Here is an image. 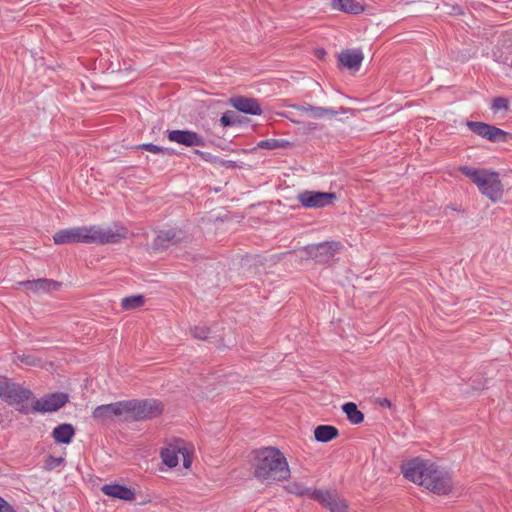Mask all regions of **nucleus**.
<instances>
[{"label":"nucleus","instance_id":"21","mask_svg":"<svg viewBox=\"0 0 512 512\" xmlns=\"http://www.w3.org/2000/svg\"><path fill=\"white\" fill-rule=\"evenodd\" d=\"M331 6L334 10L350 14H359L364 10L362 4L356 0H332Z\"/></svg>","mask_w":512,"mask_h":512},{"label":"nucleus","instance_id":"37","mask_svg":"<svg viewBox=\"0 0 512 512\" xmlns=\"http://www.w3.org/2000/svg\"><path fill=\"white\" fill-rule=\"evenodd\" d=\"M11 505L5 501L2 497H0V510L10 507Z\"/></svg>","mask_w":512,"mask_h":512},{"label":"nucleus","instance_id":"2","mask_svg":"<svg viewBox=\"0 0 512 512\" xmlns=\"http://www.w3.org/2000/svg\"><path fill=\"white\" fill-rule=\"evenodd\" d=\"M402 472L406 479L438 495H445L451 491L449 475L434 463L414 458L402 465Z\"/></svg>","mask_w":512,"mask_h":512},{"label":"nucleus","instance_id":"38","mask_svg":"<svg viewBox=\"0 0 512 512\" xmlns=\"http://www.w3.org/2000/svg\"><path fill=\"white\" fill-rule=\"evenodd\" d=\"M0 512H15L12 506L0 510Z\"/></svg>","mask_w":512,"mask_h":512},{"label":"nucleus","instance_id":"26","mask_svg":"<svg viewBox=\"0 0 512 512\" xmlns=\"http://www.w3.org/2000/svg\"><path fill=\"white\" fill-rule=\"evenodd\" d=\"M339 113L340 111L335 110L334 108L314 106L313 112H311L310 116L315 119L333 118Z\"/></svg>","mask_w":512,"mask_h":512},{"label":"nucleus","instance_id":"36","mask_svg":"<svg viewBox=\"0 0 512 512\" xmlns=\"http://www.w3.org/2000/svg\"><path fill=\"white\" fill-rule=\"evenodd\" d=\"M220 122L223 126H230L232 124V121L226 114L222 115Z\"/></svg>","mask_w":512,"mask_h":512},{"label":"nucleus","instance_id":"8","mask_svg":"<svg viewBox=\"0 0 512 512\" xmlns=\"http://www.w3.org/2000/svg\"><path fill=\"white\" fill-rule=\"evenodd\" d=\"M466 125L474 134L491 142L506 140L507 133L496 126L479 121H467Z\"/></svg>","mask_w":512,"mask_h":512},{"label":"nucleus","instance_id":"13","mask_svg":"<svg viewBox=\"0 0 512 512\" xmlns=\"http://www.w3.org/2000/svg\"><path fill=\"white\" fill-rule=\"evenodd\" d=\"M315 500L327 507L330 512L347 511V504L345 500L339 497L335 492L319 489V492L315 496Z\"/></svg>","mask_w":512,"mask_h":512},{"label":"nucleus","instance_id":"20","mask_svg":"<svg viewBox=\"0 0 512 512\" xmlns=\"http://www.w3.org/2000/svg\"><path fill=\"white\" fill-rule=\"evenodd\" d=\"M183 450V443L179 442L176 445H170L167 448L162 449L161 458L165 465L172 468L178 464V455Z\"/></svg>","mask_w":512,"mask_h":512},{"label":"nucleus","instance_id":"5","mask_svg":"<svg viewBox=\"0 0 512 512\" xmlns=\"http://www.w3.org/2000/svg\"><path fill=\"white\" fill-rule=\"evenodd\" d=\"M31 391L21 385L9 381H0V397L9 405L18 407L22 413H27L24 402L31 396Z\"/></svg>","mask_w":512,"mask_h":512},{"label":"nucleus","instance_id":"25","mask_svg":"<svg viewBox=\"0 0 512 512\" xmlns=\"http://www.w3.org/2000/svg\"><path fill=\"white\" fill-rule=\"evenodd\" d=\"M292 146L291 142L285 139H265L261 140L257 143V148L260 149H268V150H276L283 148H290Z\"/></svg>","mask_w":512,"mask_h":512},{"label":"nucleus","instance_id":"15","mask_svg":"<svg viewBox=\"0 0 512 512\" xmlns=\"http://www.w3.org/2000/svg\"><path fill=\"white\" fill-rule=\"evenodd\" d=\"M232 107L236 110L249 114V115H261L262 109L258 101L254 98H248L243 96H237L230 99Z\"/></svg>","mask_w":512,"mask_h":512},{"label":"nucleus","instance_id":"24","mask_svg":"<svg viewBox=\"0 0 512 512\" xmlns=\"http://www.w3.org/2000/svg\"><path fill=\"white\" fill-rule=\"evenodd\" d=\"M343 412L346 414L348 420L352 424H360L364 420V414L358 409L357 405L353 402L345 403L342 407Z\"/></svg>","mask_w":512,"mask_h":512},{"label":"nucleus","instance_id":"9","mask_svg":"<svg viewBox=\"0 0 512 512\" xmlns=\"http://www.w3.org/2000/svg\"><path fill=\"white\" fill-rule=\"evenodd\" d=\"M68 400V394L64 392L47 394L35 401L33 411L41 413L54 412L62 408Z\"/></svg>","mask_w":512,"mask_h":512},{"label":"nucleus","instance_id":"27","mask_svg":"<svg viewBox=\"0 0 512 512\" xmlns=\"http://www.w3.org/2000/svg\"><path fill=\"white\" fill-rule=\"evenodd\" d=\"M25 366L36 367L41 365V359L37 358L34 354H18L14 360Z\"/></svg>","mask_w":512,"mask_h":512},{"label":"nucleus","instance_id":"33","mask_svg":"<svg viewBox=\"0 0 512 512\" xmlns=\"http://www.w3.org/2000/svg\"><path fill=\"white\" fill-rule=\"evenodd\" d=\"M292 107L298 111L307 113L309 115L311 114V112H313V109H314V106H312L308 103L297 104V105H293Z\"/></svg>","mask_w":512,"mask_h":512},{"label":"nucleus","instance_id":"10","mask_svg":"<svg viewBox=\"0 0 512 512\" xmlns=\"http://www.w3.org/2000/svg\"><path fill=\"white\" fill-rule=\"evenodd\" d=\"M167 139L187 147H204L206 144L203 136L191 130H167Z\"/></svg>","mask_w":512,"mask_h":512},{"label":"nucleus","instance_id":"14","mask_svg":"<svg viewBox=\"0 0 512 512\" xmlns=\"http://www.w3.org/2000/svg\"><path fill=\"white\" fill-rule=\"evenodd\" d=\"M185 238L181 230L168 229L160 231L153 241V248L155 250L167 249Z\"/></svg>","mask_w":512,"mask_h":512},{"label":"nucleus","instance_id":"28","mask_svg":"<svg viewBox=\"0 0 512 512\" xmlns=\"http://www.w3.org/2000/svg\"><path fill=\"white\" fill-rule=\"evenodd\" d=\"M144 304V298L141 295L129 296L122 299V307L125 310L135 309Z\"/></svg>","mask_w":512,"mask_h":512},{"label":"nucleus","instance_id":"30","mask_svg":"<svg viewBox=\"0 0 512 512\" xmlns=\"http://www.w3.org/2000/svg\"><path fill=\"white\" fill-rule=\"evenodd\" d=\"M508 100L504 97H496L493 100V103L491 105V109L494 112H498L500 110H507L508 109Z\"/></svg>","mask_w":512,"mask_h":512},{"label":"nucleus","instance_id":"39","mask_svg":"<svg viewBox=\"0 0 512 512\" xmlns=\"http://www.w3.org/2000/svg\"><path fill=\"white\" fill-rule=\"evenodd\" d=\"M195 153H196V154H199V155H204V153H203V152H201V151H199V150H195Z\"/></svg>","mask_w":512,"mask_h":512},{"label":"nucleus","instance_id":"31","mask_svg":"<svg viewBox=\"0 0 512 512\" xmlns=\"http://www.w3.org/2000/svg\"><path fill=\"white\" fill-rule=\"evenodd\" d=\"M138 148L144 149V150L149 151V152L154 153V154H163L164 155L167 152L166 148H163L161 146H158V145H155V144H152V143L142 144Z\"/></svg>","mask_w":512,"mask_h":512},{"label":"nucleus","instance_id":"32","mask_svg":"<svg viewBox=\"0 0 512 512\" xmlns=\"http://www.w3.org/2000/svg\"><path fill=\"white\" fill-rule=\"evenodd\" d=\"M64 462L62 457H54L49 455L45 461L46 469L52 470L60 466Z\"/></svg>","mask_w":512,"mask_h":512},{"label":"nucleus","instance_id":"19","mask_svg":"<svg viewBox=\"0 0 512 512\" xmlns=\"http://www.w3.org/2000/svg\"><path fill=\"white\" fill-rule=\"evenodd\" d=\"M51 435L56 443L69 444L75 435V429L71 424L63 423L56 426Z\"/></svg>","mask_w":512,"mask_h":512},{"label":"nucleus","instance_id":"12","mask_svg":"<svg viewBox=\"0 0 512 512\" xmlns=\"http://www.w3.org/2000/svg\"><path fill=\"white\" fill-rule=\"evenodd\" d=\"M341 245L338 242H322L310 247L309 254L317 262L326 263L330 261L339 251Z\"/></svg>","mask_w":512,"mask_h":512},{"label":"nucleus","instance_id":"11","mask_svg":"<svg viewBox=\"0 0 512 512\" xmlns=\"http://www.w3.org/2000/svg\"><path fill=\"white\" fill-rule=\"evenodd\" d=\"M129 406L130 403L127 401L100 405L93 410L92 416L95 420L104 422L114 416H120L126 413Z\"/></svg>","mask_w":512,"mask_h":512},{"label":"nucleus","instance_id":"7","mask_svg":"<svg viewBox=\"0 0 512 512\" xmlns=\"http://www.w3.org/2000/svg\"><path fill=\"white\" fill-rule=\"evenodd\" d=\"M130 406L127 412H132L137 419L153 418L161 414L162 404L155 399H146L141 401H128Z\"/></svg>","mask_w":512,"mask_h":512},{"label":"nucleus","instance_id":"29","mask_svg":"<svg viewBox=\"0 0 512 512\" xmlns=\"http://www.w3.org/2000/svg\"><path fill=\"white\" fill-rule=\"evenodd\" d=\"M191 333L194 338L204 340L209 338L211 331L206 326H195L191 329Z\"/></svg>","mask_w":512,"mask_h":512},{"label":"nucleus","instance_id":"34","mask_svg":"<svg viewBox=\"0 0 512 512\" xmlns=\"http://www.w3.org/2000/svg\"><path fill=\"white\" fill-rule=\"evenodd\" d=\"M181 455H182V458H183V466L188 469L190 468L191 464H192V459L190 457V454L188 452V450L183 446V450L181 451Z\"/></svg>","mask_w":512,"mask_h":512},{"label":"nucleus","instance_id":"17","mask_svg":"<svg viewBox=\"0 0 512 512\" xmlns=\"http://www.w3.org/2000/svg\"><path fill=\"white\" fill-rule=\"evenodd\" d=\"M363 58L362 51L358 49H347L342 51L338 56L340 64L350 70H358L362 64Z\"/></svg>","mask_w":512,"mask_h":512},{"label":"nucleus","instance_id":"16","mask_svg":"<svg viewBox=\"0 0 512 512\" xmlns=\"http://www.w3.org/2000/svg\"><path fill=\"white\" fill-rule=\"evenodd\" d=\"M27 290L35 293H48L51 291L58 290L61 287V283L51 279L40 278L36 280H27L20 283Z\"/></svg>","mask_w":512,"mask_h":512},{"label":"nucleus","instance_id":"35","mask_svg":"<svg viewBox=\"0 0 512 512\" xmlns=\"http://www.w3.org/2000/svg\"><path fill=\"white\" fill-rule=\"evenodd\" d=\"M378 403H379V405L381 407H384V408H391L392 407L391 401L389 399H387V398L380 399L378 401Z\"/></svg>","mask_w":512,"mask_h":512},{"label":"nucleus","instance_id":"4","mask_svg":"<svg viewBox=\"0 0 512 512\" xmlns=\"http://www.w3.org/2000/svg\"><path fill=\"white\" fill-rule=\"evenodd\" d=\"M460 171L477 186L482 195L492 202H498L502 199L504 187L497 171L469 166L460 167Z\"/></svg>","mask_w":512,"mask_h":512},{"label":"nucleus","instance_id":"22","mask_svg":"<svg viewBox=\"0 0 512 512\" xmlns=\"http://www.w3.org/2000/svg\"><path fill=\"white\" fill-rule=\"evenodd\" d=\"M338 429L331 425H319L314 430L315 439L318 442L326 443L338 436Z\"/></svg>","mask_w":512,"mask_h":512},{"label":"nucleus","instance_id":"1","mask_svg":"<svg viewBox=\"0 0 512 512\" xmlns=\"http://www.w3.org/2000/svg\"><path fill=\"white\" fill-rule=\"evenodd\" d=\"M127 237V230L119 225L113 226H79L62 229L53 236L55 244L70 243H95V244H115Z\"/></svg>","mask_w":512,"mask_h":512},{"label":"nucleus","instance_id":"18","mask_svg":"<svg viewBox=\"0 0 512 512\" xmlns=\"http://www.w3.org/2000/svg\"><path fill=\"white\" fill-rule=\"evenodd\" d=\"M101 491L107 496L125 501H132L135 498V492L125 485L106 484L101 488Z\"/></svg>","mask_w":512,"mask_h":512},{"label":"nucleus","instance_id":"6","mask_svg":"<svg viewBox=\"0 0 512 512\" xmlns=\"http://www.w3.org/2000/svg\"><path fill=\"white\" fill-rule=\"evenodd\" d=\"M336 198L335 193L305 190L300 192L296 199L305 208H323L332 203Z\"/></svg>","mask_w":512,"mask_h":512},{"label":"nucleus","instance_id":"23","mask_svg":"<svg viewBox=\"0 0 512 512\" xmlns=\"http://www.w3.org/2000/svg\"><path fill=\"white\" fill-rule=\"evenodd\" d=\"M286 489L289 493L295 494L300 497H306L308 499L315 500L316 494L319 492V489H312L304 486L301 483L293 482L286 486Z\"/></svg>","mask_w":512,"mask_h":512},{"label":"nucleus","instance_id":"3","mask_svg":"<svg viewBox=\"0 0 512 512\" xmlns=\"http://www.w3.org/2000/svg\"><path fill=\"white\" fill-rule=\"evenodd\" d=\"M253 467L255 477L266 483L283 481L290 476V468L284 454L275 447L255 450Z\"/></svg>","mask_w":512,"mask_h":512}]
</instances>
